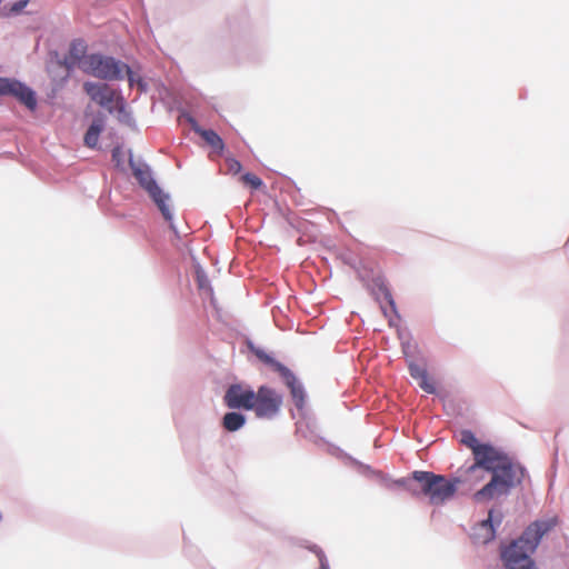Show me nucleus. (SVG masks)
Listing matches in <instances>:
<instances>
[{
    "label": "nucleus",
    "mask_w": 569,
    "mask_h": 569,
    "mask_svg": "<svg viewBox=\"0 0 569 569\" xmlns=\"http://www.w3.org/2000/svg\"><path fill=\"white\" fill-rule=\"evenodd\" d=\"M475 462L466 469V475L483 469L492 473L490 481L475 493L477 501L491 500L505 495L521 483L523 468L490 445H483L473 455Z\"/></svg>",
    "instance_id": "f257e3e1"
},
{
    "label": "nucleus",
    "mask_w": 569,
    "mask_h": 569,
    "mask_svg": "<svg viewBox=\"0 0 569 569\" xmlns=\"http://www.w3.org/2000/svg\"><path fill=\"white\" fill-rule=\"evenodd\" d=\"M557 523L555 518L543 521H535L523 533L501 552V558L507 569H537L530 555L538 547L541 538Z\"/></svg>",
    "instance_id": "f03ea898"
},
{
    "label": "nucleus",
    "mask_w": 569,
    "mask_h": 569,
    "mask_svg": "<svg viewBox=\"0 0 569 569\" xmlns=\"http://www.w3.org/2000/svg\"><path fill=\"white\" fill-rule=\"evenodd\" d=\"M460 482L459 478L448 480L445 476L430 471H413L411 478L397 481V483L406 487L413 493L417 492L415 487L417 485L419 493L426 496L432 505H441L450 499L457 490V485Z\"/></svg>",
    "instance_id": "7ed1b4c3"
},
{
    "label": "nucleus",
    "mask_w": 569,
    "mask_h": 569,
    "mask_svg": "<svg viewBox=\"0 0 569 569\" xmlns=\"http://www.w3.org/2000/svg\"><path fill=\"white\" fill-rule=\"evenodd\" d=\"M82 69L87 73L103 80H120L126 74L130 86L134 82V73L129 66L112 57L88 56L82 60Z\"/></svg>",
    "instance_id": "20e7f679"
},
{
    "label": "nucleus",
    "mask_w": 569,
    "mask_h": 569,
    "mask_svg": "<svg viewBox=\"0 0 569 569\" xmlns=\"http://www.w3.org/2000/svg\"><path fill=\"white\" fill-rule=\"evenodd\" d=\"M251 411L257 418L271 419L278 415L282 406V396L268 386H260L254 392Z\"/></svg>",
    "instance_id": "39448f33"
},
{
    "label": "nucleus",
    "mask_w": 569,
    "mask_h": 569,
    "mask_svg": "<svg viewBox=\"0 0 569 569\" xmlns=\"http://www.w3.org/2000/svg\"><path fill=\"white\" fill-rule=\"evenodd\" d=\"M134 177L139 181L140 186L149 193L163 218L171 222L172 213L168 204L169 196L164 193L157 182L153 180L151 172L148 169H136Z\"/></svg>",
    "instance_id": "423d86ee"
},
{
    "label": "nucleus",
    "mask_w": 569,
    "mask_h": 569,
    "mask_svg": "<svg viewBox=\"0 0 569 569\" xmlns=\"http://www.w3.org/2000/svg\"><path fill=\"white\" fill-rule=\"evenodd\" d=\"M86 93L99 106L112 112L114 109H122L123 101L118 92L107 83L84 82Z\"/></svg>",
    "instance_id": "0eeeda50"
},
{
    "label": "nucleus",
    "mask_w": 569,
    "mask_h": 569,
    "mask_svg": "<svg viewBox=\"0 0 569 569\" xmlns=\"http://www.w3.org/2000/svg\"><path fill=\"white\" fill-rule=\"evenodd\" d=\"M0 96H10L33 111L37 108L34 91L17 79L0 77Z\"/></svg>",
    "instance_id": "6e6552de"
},
{
    "label": "nucleus",
    "mask_w": 569,
    "mask_h": 569,
    "mask_svg": "<svg viewBox=\"0 0 569 569\" xmlns=\"http://www.w3.org/2000/svg\"><path fill=\"white\" fill-rule=\"evenodd\" d=\"M254 390L244 388L239 383L231 385L223 397V401L229 409L251 410L253 407Z\"/></svg>",
    "instance_id": "1a4fd4ad"
},
{
    "label": "nucleus",
    "mask_w": 569,
    "mask_h": 569,
    "mask_svg": "<svg viewBox=\"0 0 569 569\" xmlns=\"http://www.w3.org/2000/svg\"><path fill=\"white\" fill-rule=\"evenodd\" d=\"M283 379L286 386L290 389V393L292 399L295 400L297 406H301L305 400V390L301 383L297 380L296 376L291 372L289 368H286L281 373H279Z\"/></svg>",
    "instance_id": "9d476101"
},
{
    "label": "nucleus",
    "mask_w": 569,
    "mask_h": 569,
    "mask_svg": "<svg viewBox=\"0 0 569 569\" xmlns=\"http://www.w3.org/2000/svg\"><path fill=\"white\" fill-rule=\"evenodd\" d=\"M191 121L192 130L198 133L212 149L219 153L223 151L224 143L220 136L210 129H202L194 120Z\"/></svg>",
    "instance_id": "9b49d317"
},
{
    "label": "nucleus",
    "mask_w": 569,
    "mask_h": 569,
    "mask_svg": "<svg viewBox=\"0 0 569 569\" xmlns=\"http://www.w3.org/2000/svg\"><path fill=\"white\" fill-rule=\"evenodd\" d=\"M492 513H493V510H490L488 518L485 520H481L479 522V525L473 529V533H472L473 537L482 543H487L495 538V528L492 525Z\"/></svg>",
    "instance_id": "f8f14e48"
},
{
    "label": "nucleus",
    "mask_w": 569,
    "mask_h": 569,
    "mask_svg": "<svg viewBox=\"0 0 569 569\" xmlns=\"http://www.w3.org/2000/svg\"><path fill=\"white\" fill-rule=\"evenodd\" d=\"M244 423L246 417L242 413L236 411L227 412L222 418L223 428L230 432L241 429Z\"/></svg>",
    "instance_id": "ddd939ff"
},
{
    "label": "nucleus",
    "mask_w": 569,
    "mask_h": 569,
    "mask_svg": "<svg viewBox=\"0 0 569 569\" xmlns=\"http://www.w3.org/2000/svg\"><path fill=\"white\" fill-rule=\"evenodd\" d=\"M87 46L82 40H76L71 43L67 62L69 66H73L80 62L84 58Z\"/></svg>",
    "instance_id": "4468645a"
},
{
    "label": "nucleus",
    "mask_w": 569,
    "mask_h": 569,
    "mask_svg": "<svg viewBox=\"0 0 569 569\" xmlns=\"http://www.w3.org/2000/svg\"><path fill=\"white\" fill-rule=\"evenodd\" d=\"M103 130V123L101 120H94L88 128L84 134V144L89 148H94L98 144L99 136Z\"/></svg>",
    "instance_id": "2eb2a0df"
},
{
    "label": "nucleus",
    "mask_w": 569,
    "mask_h": 569,
    "mask_svg": "<svg viewBox=\"0 0 569 569\" xmlns=\"http://www.w3.org/2000/svg\"><path fill=\"white\" fill-rule=\"evenodd\" d=\"M253 353L260 361L270 366L272 368V370L278 373H281L287 368L286 366H283L281 362L277 361L274 358H272L270 355H268L262 349H256V350H253Z\"/></svg>",
    "instance_id": "dca6fc26"
},
{
    "label": "nucleus",
    "mask_w": 569,
    "mask_h": 569,
    "mask_svg": "<svg viewBox=\"0 0 569 569\" xmlns=\"http://www.w3.org/2000/svg\"><path fill=\"white\" fill-rule=\"evenodd\" d=\"M461 442L471 449L472 455L477 452L485 443H480L476 436L470 430H463L461 432Z\"/></svg>",
    "instance_id": "f3484780"
},
{
    "label": "nucleus",
    "mask_w": 569,
    "mask_h": 569,
    "mask_svg": "<svg viewBox=\"0 0 569 569\" xmlns=\"http://www.w3.org/2000/svg\"><path fill=\"white\" fill-rule=\"evenodd\" d=\"M419 387L427 393H436V382L433 379L429 377V375H425L423 378L418 380Z\"/></svg>",
    "instance_id": "a211bd4d"
},
{
    "label": "nucleus",
    "mask_w": 569,
    "mask_h": 569,
    "mask_svg": "<svg viewBox=\"0 0 569 569\" xmlns=\"http://www.w3.org/2000/svg\"><path fill=\"white\" fill-rule=\"evenodd\" d=\"M241 180L244 184L249 186L250 188L257 190L262 186V180L253 174V173H246L241 177Z\"/></svg>",
    "instance_id": "6ab92c4d"
},
{
    "label": "nucleus",
    "mask_w": 569,
    "mask_h": 569,
    "mask_svg": "<svg viewBox=\"0 0 569 569\" xmlns=\"http://www.w3.org/2000/svg\"><path fill=\"white\" fill-rule=\"evenodd\" d=\"M310 550L318 557L320 569H330L329 561H328L325 552L322 551V549H320L317 546H313V547H310Z\"/></svg>",
    "instance_id": "aec40b11"
},
{
    "label": "nucleus",
    "mask_w": 569,
    "mask_h": 569,
    "mask_svg": "<svg viewBox=\"0 0 569 569\" xmlns=\"http://www.w3.org/2000/svg\"><path fill=\"white\" fill-rule=\"evenodd\" d=\"M409 372L411 375V377L415 379V380H419L420 378H423L425 375H427V370L426 368L417 365V363H410L409 365Z\"/></svg>",
    "instance_id": "412c9836"
},
{
    "label": "nucleus",
    "mask_w": 569,
    "mask_h": 569,
    "mask_svg": "<svg viewBox=\"0 0 569 569\" xmlns=\"http://www.w3.org/2000/svg\"><path fill=\"white\" fill-rule=\"evenodd\" d=\"M226 164L228 170L234 174L239 173L242 168L241 163L234 158H227Z\"/></svg>",
    "instance_id": "4be33fe9"
},
{
    "label": "nucleus",
    "mask_w": 569,
    "mask_h": 569,
    "mask_svg": "<svg viewBox=\"0 0 569 569\" xmlns=\"http://www.w3.org/2000/svg\"><path fill=\"white\" fill-rule=\"evenodd\" d=\"M27 6V1L26 0H20V1H17L13 3L11 10L13 12H19L21 11L24 7Z\"/></svg>",
    "instance_id": "5701e85b"
}]
</instances>
